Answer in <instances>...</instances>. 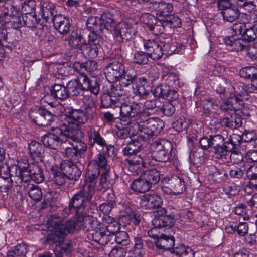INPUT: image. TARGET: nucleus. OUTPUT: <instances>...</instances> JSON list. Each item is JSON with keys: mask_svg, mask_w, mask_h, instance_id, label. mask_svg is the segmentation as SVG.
Listing matches in <instances>:
<instances>
[{"mask_svg": "<svg viewBox=\"0 0 257 257\" xmlns=\"http://www.w3.org/2000/svg\"><path fill=\"white\" fill-rule=\"evenodd\" d=\"M76 221H68L63 222L59 216H52L50 224L55 228L54 231L48 236L47 241H59L63 240L65 235L72 233L77 226H83L87 230H98L99 225L96 218L86 215L82 212H76Z\"/></svg>", "mask_w": 257, "mask_h": 257, "instance_id": "nucleus-1", "label": "nucleus"}, {"mask_svg": "<svg viewBox=\"0 0 257 257\" xmlns=\"http://www.w3.org/2000/svg\"><path fill=\"white\" fill-rule=\"evenodd\" d=\"M136 106L139 108V112L135 115V124L138 126L136 135L138 139L147 141L154 135L158 134L162 128V121L157 118H149L151 113L141 109V106L138 103Z\"/></svg>", "mask_w": 257, "mask_h": 257, "instance_id": "nucleus-2", "label": "nucleus"}, {"mask_svg": "<svg viewBox=\"0 0 257 257\" xmlns=\"http://www.w3.org/2000/svg\"><path fill=\"white\" fill-rule=\"evenodd\" d=\"M96 108L92 99L85 104L84 110L72 109L68 112L67 123L61 125V130L66 127L68 131L80 132L81 124L85 123L88 120L93 118L95 114ZM62 131L63 132V130Z\"/></svg>", "mask_w": 257, "mask_h": 257, "instance_id": "nucleus-3", "label": "nucleus"}, {"mask_svg": "<svg viewBox=\"0 0 257 257\" xmlns=\"http://www.w3.org/2000/svg\"><path fill=\"white\" fill-rule=\"evenodd\" d=\"M138 106L134 105L133 107L128 106L122 107L121 110V124L123 126L119 128L117 132V135L119 139H130L131 137L136 136L138 126L135 124V115H136L139 112Z\"/></svg>", "mask_w": 257, "mask_h": 257, "instance_id": "nucleus-4", "label": "nucleus"}, {"mask_svg": "<svg viewBox=\"0 0 257 257\" xmlns=\"http://www.w3.org/2000/svg\"><path fill=\"white\" fill-rule=\"evenodd\" d=\"M128 100V97L123 94V91L121 89L120 86H115L114 85H111L108 93H104L101 96V105L104 108L112 107L113 106L115 107H118L120 109V115H121V110L122 107H133L138 104L133 103L128 104L127 103Z\"/></svg>", "mask_w": 257, "mask_h": 257, "instance_id": "nucleus-5", "label": "nucleus"}, {"mask_svg": "<svg viewBox=\"0 0 257 257\" xmlns=\"http://www.w3.org/2000/svg\"><path fill=\"white\" fill-rule=\"evenodd\" d=\"M136 143L133 142L127 144L124 148L123 152L124 155L128 156L125 160L128 165V170L132 173L138 174L139 172L145 167L147 162V159L144 155L137 154L139 151L140 147L137 146Z\"/></svg>", "mask_w": 257, "mask_h": 257, "instance_id": "nucleus-6", "label": "nucleus"}, {"mask_svg": "<svg viewBox=\"0 0 257 257\" xmlns=\"http://www.w3.org/2000/svg\"><path fill=\"white\" fill-rule=\"evenodd\" d=\"M95 192L88 189V187L82 186L71 198L69 203V209L64 210L67 214L72 209L75 212H79L92 203V199Z\"/></svg>", "mask_w": 257, "mask_h": 257, "instance_id": "nucleus-7", "label": "nucleus"}, {"mask_svg": "<svg viewBox=\"0 0 257 257\" xmlns=\"http://www.w3.org/2000/svg\"><path fill=\"white\" fill-rule=\"evenodd\" d=\"M169 44L154 39L144 40V46L147 51L148 55L153 60L160 59L163 56V51H166L168 48L171 52L175 51L173 48H169Z\"/></svg>", "mask_w": 257, "mask_h": 257, "instance_id": "nucleus-8", "label": "nucleus"}, {"mask_svg": "<svg viewBox=\"0 0 257 257\" xmlns=\"http://www.w3.org/2000/svg\"><path fill=\"white\" fill-rule=\"evenodd\" d=\"M137 33L136 26L131 23L122 21L114 26L113 36L114 39L119 43L124 40L132 39Z\"/></svg>", "mask_w": 257, "mask_h": 257, "instance_id": "nucleus-9", "label": "nucleus"}, {"mask_svg": "<svg viewBox=\"0 0 257 257\" xmlns=\"http://www.w3.org/2000/svg\"><path fill=\"white\" fill-rule=\"evenodd\" d=\"M155 147L154 157L159 162H166L172 156V146L171 142L165 139H159L153 142Z\"/></svg>", "mask_w": 257, "mask_h": 257, "instance_id": "nucleus-10", "label": "nucleus"}, {"mask_svg": "<svg viewBox=\"0 0 257 257\" xmlns=\"http://www.w3.org/2000/svg\"><path fill=\"white\" fill-rule=\"evenodd\" d=\"M120 228V225L117 221L109 225H101L93 236L96 238V241L102 245L106 244L110 241L111 236L116 234Z\"/></svg>", "mask_w": 257, "mask_h": 257, "instance_id": "nucleus-11", "label": "nucleus"}, {"mask_svg": "<svg viewBox=\"0 0 257 257\" xmlns=\"http://www.w3.org/2000/svg\"><path fill=\"white\" fill-rule=\"evenodd\" d=\"M67 136L64 135L62 131L61 125L55 130V134L50 133L42 137L43 144L47 147L53 149L60 150Z\"/></svg>", "mask_w": 257, "mask_h": 257, "instance_id": "nucleus-12", "label": "nucleus"}, {"mask_svg": "<svg viewBox=\"0 0 257 257\" xmlns=\"http://www.w3.org/2000/svg\"><path fill=\"white\" fill-rule=\"evenodd\" d=\"M30 117L36 124L46 126L53 121V114L44 108L35 109L30 112Z\"/></svg>", "mask_w": 257, "mask_h": 257, "instance_id": "nucleus-13", "label": "nucleus"}, {"mask_svg": "<svg viewBox=\"0 0 257 257\" xmlns=\"http://www.w3.org/2000/svg\"><path fill=\"white\" fill-rule=\"evenodd\" d=\"M12 183L16 186L22 185V183L27 182L32 180L28 166H21L19 164L18 167H13L12 168Z\"/></svg>", "mask_w": 257, "mask_h": 257, "instance_id": "nucleus-14", "label": "nucleus"}, {"mask_svg": "<svg viewBox=\"0 0 257 257\" xmlns=\"http://www.w3.org/2000/svg\"><path fill=\"white\" fill-rule=\"evenodd\" d=\"M124 66L119 62L108 64L104 70V73L108 81L113 83L118 80L124 70Z\"/></svg>", "mask_w": 257, "mask_h": 257, "instance_id": "nucleus-15", "label": "nucleus"}, {"mask_svg": "<svg viewBox=\"0 0 257 257\" xmlns=\"http://www.w3.org/2000/svg\"><path fill=\"white\" fill-rule=\"evenodd\" d=\"M184 189L183 180L177 176L172 177L168 180L167 185L162 187V191L166 194H180Z\"/></svg>", "mask_w": 257, "mask_h": 257, "instance_id": "nucleus-16", "label": "nucleus"}, {"mask_svg": "<svg viewBox=\"0 0 257 257\" xmlns=\"http://www.w3.org/2000/svg\"><path fill=\"white\" fill-rule=\"evenodd\" d=\"M162 203V199L158 195L148 193L141 197L140 205L143 209H151L160 207Z\"/></svg>", "mask_w": 257, "mask_h": 257, "instance_id": "nucleus-17", "label": "nucleus"}, {"mask_svg": "<svg viewBox=\"0 0 257 257\" xmlns=\"http://www.w3.org/2000/svg\"><path fill=\"white\" fill-rule=\"evenodd\" d=\"M60 169L70 180L76 181L81 176V171L77 166L69 160H64L61 163Z\"/></svg>", "mask_w": 257, "mask_h": 257, "instance_id": "nucleus-18", "label": "nucleus"}, {"mask_svg": "<svg viewBox=\"0 0 257 257\" xmlns=\"http://www.w3.org/2000/svg\"><path fill=\"white\" fill-rule=\"evenodd\" d=\"M100 173L99 169L95 165H88L86 171L85 183L83 186L88 187L89 189L95 192V187Z\"/></svg>", "mask_w": 257, "mask_h": 257, "instance_id": "nucleus-19", "label": "nucleus"}, {"mask_svg": "<svg viewBox=\"0 0 257 257\" xmlns=\"http://www.w3.org/2000/svg\"><path fill=\"white\" fill-rule=\"evenodd\" d=\"M79 80L81 81L83 91H89L95 95L99 93L100 84L95 78L90 79L85 75H80Z\"/></svg>", "mask_w": 257, "mask_h": 257, "instance_id": "nucleus-20", "label": "nucleus"}, {"mask_svg": "<svg viewBox=\"0 0 257 257\" xmlns=\"http://www.w3.org/2000/svg\"><path fill=\"white\" fill-rule=\"evenodd\" d=\"M65 127L62 130L64 133V135L67 136V137L71 140L77 153L82 154L85 152L87 148V144L82 141L79 137V134L82 133V132H76V131L70 132L67 131Z\"/></svg>", "mask_w": 257, "mask_h": 257, "instance_id": "nucleus-21", "label": "nucleus"}, {"mask_svg": "<svg viewBox=\"0 0 257 257\" xmlns=\"http://www.w3.org/2000/svg\"><path fill=\"white\" fill-rule=\"evenodd\" d=\"M40 14L46 22H52L55 16L58 15L54 4L50 1H45L41 3Z\"/></svg>", "mask_w": 257, "mask_h": 257, "instance_id": "nucleus-22", "label": "nucleus"}, {"mask_svg": "<svg viewBox=\"0 0 257 257\" xmlns=\"http://www.w3.org/2000/svg\"><path fill=\"white\" fill-rule=\"evenodd\" d=\"M100 128L99 126L93 125L91 126L88 131V144L91 147H93L95 144L101 147L106 146L105 140L100 134Z\"/></svg>", "mask_w": 257, "mask_h": 257, "instance_id": "nucleus-23", "label": "nucleus"}, {"mask_svg": "<svg viewBox=\"0 0 257 257\" xmlns=\"http://www.w3.org/2000/svg\"><path fill=\"white\" fill-rule=\"evenodd\" d=\"M55 28L61 34L66 35L69 31L70 24L68 18L61 14L55 16L52 21Z\"/></svg>", "mask_w": 257, "mask_h": 257, "instance_id": "nucleus-24", "label": "nucleus"}, {"mask_svg": "<svg viewBox=\"0 0 257 257\" xmlns=\"http://www.w3.org/2000/svg\"><path fill=\"white\" fill-rule=\"evenodd\" d=\"M137 76L136 73L133 70H124L122 76L120 77L119 80V85H116L115 86H120L121 89L124 91V88H126L131 86L132 88L134 86L135 80Z\"/></svg>", "mask_w": 257, "mask_h": 257, "instance_id": "nucleus-25", "label": "nucleus"}, {"mask_svg": "<svg viewBox=\"0 0 257 257\" xmlns=\"http://www.w3.org/2000/svg\"><path fill=\"white\" fill-rule=\"evenodd\" d=\"M224 42L226 45L232 47L236 51H242L247 48L248 43L244 38H239L236 36L225 38Z\"/></svg>", "mask_w": 257, "mask_h": 257, "instance_id": "nucleus-26", "label": "nucleus"}, {"mask_svg": "<svg viewBox=\"0 0 257 257\" xmlns=\"http://www.w3.org/2000/svg\"><path fill=\"white\" fill-rule=\"evenodd\" d=\"M225 229L229 233H237L240 236H244L248 232V226L246 222H230L225 227Z\"/></svg>", "mask_w": 257, "mask_h": 257, "instance_id": "nucleus-27", "label": "nucleus"}, {"mask_svg": "<svg viewBox=\"0 0 257 257\" xmlns=\"http://www.w3.org/2000/svg\"><path fill=\"white\" fill-rule=\"evenodd\" d=\"M157 248L164 250H168L173 253L175 240L173 237H169L163 234L160 235L159 238L155 241Z\"/></svg>", "mask_w": 257, "mask_h": 257, "instance_id": "nucleus-28", "label": "nucleus"}, {"mask_svg": "<svg viewBox=\"0 0 257 257\" xmlns=\"http://www.w3.org/2000/svg\"><path fill=\"white\" fill-rule=\"evenodd\" d=\"M65 141L60 147V151L64 156L71 159H74L77 156V151L69 138L66 137Z\"/></svg>", "mask_w": 257, "mask_h": 257, "instance_id": "nucleus-29", "label": "nucleus"}, {"mask_svg": "<svg viewBox=\"0 0 257 257\" xmlns=\"http://www.w3.org/2000/svg\"><path fill=\"white\" fill-rule=\"evenodd\" d=\"M50 221L51 220H49L48 226V228L50 232H48V234L45 237V241L49 243H58L59 245H60V251L62 252H63L66 257H69L72 250V247L71 243L69 242L63 243L64 238H63V240L61 242L47 241V238L48 236L50 235V234L52 233V232L54 231L55 230L54 227L51 225ZM66 236V235H65L64 237H65Z\"/></svg>", "mask_w": 257, "mask_h": 257, "instance_id": "nucleus-30", "label": "nucleus"}, {"mask_svg": "<svg viewBox=\"0 0 257 257\" xmlns=\"http://www.w3.org/2000/svg\"><path fill=\"white\" fill-rule=\"evenodd\" d=\"M153 8L156 11V14L161 17H167L173 11L172 5L165 2L158 0V2L154 5Z\"/></svg>", "mask_w": 257, "mask_h": 257, "instance_id": "nucleus-31", "label": "nucleus"}, {"mask_svg": "<svg viewBox=\"0 0 257 257\" xmlns=\"http://www.w3.org/2000/svg\"><path fill=\"white\" fill-rule=\"evenodd\" d=\"M67 87L61 84H55L50 89L51 95L54 98L64 100L69 97Z\"/></svg>", "mask_w": 257, "mask_h": 257, "instance_id": "nucleus-32", "label": "nucleus"}, {"mask_svg": "<svg viewBox=\"0 0 257 257\" xmlns=\"http://www.w3.org/2000/svg\"><path fill=\"white\" fill-rule=\"evenodd\" d=\"M69 43L73 48L81 49L85 46L86 41L80 33L73 31L69 36Z\"/></svg>", "mask_w": 257, "mask_h": 257, "instance_id": "nucleus-33", "label": "nucleus"}, {"mask_svg": "<svg viewBox=\"0 0 257 257\" xmlns=\"http://www.w3.org/2000/svg\"><path fill=\"white\" fill-rule=\"evenodd\" d=\"M28 149L29 153L33 159L41 160L44 153V149L41 144L36 141H31L29 144Z\"/></svg>", "mask_w": 257, "mask_h": 257, "instance_id": "nucleus-34", "label": "nucleus"}, {"mask_svg": "<svg viewBox=\"0 0 257 257\" xmlns=\"http://www.w3.org/2000/svg\"><path fill=\"white\" fill-rule=\"evenodd\" d=\"M27 166L31 175L32 180L37 183L42 182L45 177L40 166L36 164H27Z\"/></svg>", "mask_w": 257, "mask_h": 257, "instance_id": "nucleus-35", "label": "nucleus"}, {"mask_svg": "<svg viewBox=\"0 0 257 257\" xmlns=\"http://www.w3.org/2000/svg\"><path fill=\"white\" fill-rule=\"evenodd\" d=\"M131 187L134 191L139 193H144L151 188L150 185L141 174L138 179L132 182Z\"/></svg>", "mask_w": 257, "mask_h": 257, "instance_id": "nucleus-36", "label": "nucleus"}, {"mask_svg": "<svg viewBox=\"0 0 257 257\" xmlns=\"http://www.w3.org/2000/svg\"><path fill=\"white\" fill-rule=\"evenodd\" d=\"M78 79H79V77ZM66 87L69 97L70 95L78 96L83 91L81 81H80L79 79H74L69 81L67 83Z\"/></svg>", "mask_w": 257, "mask_h": 257, "instance_id": "nucleus-37", "label": "nucleus"}, {"mask_svg": "<svg viewBox=\"0 0 257 257\" xmlns=\"http://www.w3.org/2000/svg\"><path fill=\"white\" fill-rule=\"evenodd\" d=\"M114 183V179L112 178L111 174L109 171V169L105 170L104 172L102 173L98 185V189H108L111 187Z\"/></svg>", "mask_w": 257, "mask_h": 257, "instance_id": "nucleus-38", "label": "nucleus"}, {"mask_svg": "<svg viewBox=\"0 0 257 257\" xmlns=\"http://www.w3.org/2000/svg\"><path fill=\"white\" fill-rule=\"evenodd\" d=\"M147 17H151L152 19L151 23H148V28L150 31H151L153 34L155 35H158L163 33L164 30V27L163 25L162 22L156 19L151 15H147Z\"/></svg>", "mask_w": 257, "mask_h": 257, "instance_id": "nucleus-39", "label": "nucleus"}, {"mask_svg": "<svg viewBox=\"0 0 257 257\" xmlns=\"http://www.w3.org/2000/svg\"><path fill=\"white\" fill-rule=\"evenodd\" d=\"M224 21L233 22L237 20L240 16V12L235 7L226 9L220 12Z\"/></svg>", "mask_w": 257, "mask_h": 257, "instance_id": "nucleus-40", "label": "nucleus"}, {"mask_svg": "<svg viewBox=\"0 0 257 257\" xmlns=\"http://www.w3.org/2000/svg\"><path fill=\"white\" fill-rule=\"evenodd\" d=\"M144 178L147 181V182L151 188L152 185L156 184L160 179V174L159 171L156 169H152L145 171L141 174Z\"/></svg>", "mask_w": 257, "mask_h": 257, "instance_id": "nucleus-41", "label": "nucleus"}, {"mask_svg": "<svg viewBox=\"0 0 257 257\" xmlns=\"http://www.w3.org/2000/svg\"><path fill=\"white\" fill-rule=\"evenodd\" d=\"M104 39L96 31H91L88 34V42L90 46H96V48H94L95 54L97 55L98 47H100L103 43Z\"/></svg>", "mask_w": 257, "mask_h": 257, "instance_id": "nucleus-42", "label": "nucleus"}, {"mask_svg": "<svg viewBox=\"0 0 257 257\" xmlns=\"http://www.w3.org/2000/svg\"><path fill=\"white\" fill-rule=\"evenodd\" d=\"M152 222L153 226L163 230L165 226H171L173 224L174 219L170 216L155 217Z\"/></svg>", "mask_w": 257, "mask_h": 257, "instance_id": "nucleus-43", "label": "nucleus"}, {"mask_svg": "<svg viewBox=\"0 0 257 257\" xmlns=\"http://www.w3.org/2000/svg\"><path fill=\"white\" fill-rule=\"evenodd\" d=\"M173 253L179 257H195V251L188 246L179 245L173 249Z\"/></svg>", "mask_w": 257, "mask_h": 257, "instance_id": "nucleus-44", "label": "nucleus"}, {"mask_svg": "<svg viewBox=\"0 0 257 257\" xmlns=\"http://www.w3.org/2000/svg\"><path fill=\"white\" fill-rule=\"evenodd\" d=\"M124 207V214L122 215V218L128 219V221H130L128 223H132L135 225H138L141 221L140 216L133 211L129 206L126 205Z\"/></svg>", "mask_w": 257, "mask_h": 257, "instance_id": "nucleus-45", "label": "nucleus"}, {"mask_svg": "<svg viewBox=\"0 0 257 257\" xmlns=\"http://www.w3.org/2000/svg\"><path fill=\"white\" fill-rule=\"evenodd\" d=\"M230 151L228 150V147L225 145L215 148V157L221 160L223 163H228L227 157L229 156Z\"/></svg>", "mask_w": 257, "mask_h": 257, "instance_id": "nucleus-46", "label": "nucleus"}, {"mask_svg": "<svg viewBox=\"0 0 257 257\" xmlns=\"http://www.w3.org/2000/svg\"><path fill=\"white\" fill-rule=\"evenodd\" d=\"M242 36L248 42L254 41L253 45L254 47H257V26L251 27L249 29L245 28Z\"/></svg>", "mask_w": 257, "mask_h": 257, "instance_id": "nucleus-47", "label": "nucleus"}, {"mask_svg": "<svg viewBox=\"0 0 257 257\" xmlns=\"http://www.w3.org/2000/svg\"><path fill=\"white\" fill-rule=\"evenodd\" d=\"M22 20L23 25L29 28H34L38 24L40 20L37 18L36 13L27 14L22 15Z\"/></svg>", "mask_w": 257, "mask_h": 257, "instance_id": "nucleus-48", "label": "nucleus"}, {"mask_svg": "<svg viewBox=\"0 0 257 257\" xmlns=\"http://www.w3.org/2000/svg\"><path fill=\"white\" fill-rule=\"evenodd\" d=\"M36 6L35 0H25L21 5L22 14L36 13Z\"/></svg>", "mask_w": 257, "mask_h": 257, "instance_id": "nucleus-49", "label": "nucleus"}, {"mask_svg": "<svg viewBox=\"0 0 257 257\" xmlns=\"http://www.w3.org/2000/svg\"><path fill=\"white\" fill-rule=\"evenodd\" d=\"M101 25L103 26L107 30H109L114 24V20L110 13H103L100 17Z\"/></svg>", "mask_w": 257, "mask_h": 257, "instance_id": "nucleus-50", "label": "nucleus"}, {"mask_svg": "<svg viewBox=\"0 0 257 257\" xmlns=\"http://www.w3.org/2000/svg\"><path fill=\"white\" fill-rule=\"evenodd\" d=\"M53 175L54 182L58 186H62L65 184L68 179L65 173L62 171H56L53 169H52Z\"/></svg>", "mask_w": 257, "mask_h": 257, "instance_id": "nucleus-51", "label": "nucleus"}, {"mask_svg": "<svg viewBox=\"0 0 257 257\" xmlns=\"http://www.w3.org/2000/svg\"><path fill=\"white\" fill-rule=\"evenodd\" d=\"M28 194L29 197L36 201H40L42 197L41 189L38 185H31Z\"/></svg>", "mask_w": 257, "mask_h": 257, "instance_id": "nucleus-52", "label": "nucleus"}, {"mask_svg": "<svg viewBox=\"0 0 257 257\" xmlns=\"http://www.w3.org/2000/svg\"><path fill=\"white\" fill-rule=\"evenodd\" d=\"M256 71L254 67H246L240 70V75L242 77L250 79L252 80V78H254L257 75Z\"/></svg>", "mask_w": 257, "mask_h": 257, "instance_id": "nucleus-53", "label": "nucleus"}, {"mask_svg": "<svg viewBox=\"0 0 257 257\" xmlns=\"http://www.w3.org/2000/svg\"><path fill=\"white\" fill-rule=\"evenodd\" d=\"M101 20L100 18L95 16L89 17L87 21L86 27L87 28L91 31H96L99 26L101 25Z\"/></svg>", "mask_w": 257, "mask_h": 257, "instance_id": "nucleus-54", "label": "nucleus"}, {"mask_svg": "<svg viewBox=\"0 0 257 257\" xmlns=\"http://www.w3.org/2000/svg\"><path fill=\"white\" fill-rule=\"evenodd\" d=\"M213 178L217 182H220L227 178V174L224 170H219L214 166L211 167Z\"/></svg>", "mask_w": 257, "mask_h": 257, "instance_id": "nucleus-55", "label": "nucleus"}, {"mask_svg": "<svg viewBox=\"0 0 257 257\" xmlns=\"http://www.w3.org/2000/svg\"><path fill=\"white\" fill-rule=\"evenodd\" d=\"M189 122L188 119L182 117L179 118L173 123L174 128L178 132L183 131L187 128L189 125Z\"/></svg>", "mask_w": 257, "mask_h": 257, "instance_id": "nucleus-56", "label": "nucleus"}, {"mask_svg": "<svg viewBox=\"0 0 257 257\" xmlns=\"http://www.w3.org/2000/svg\"><path fill=\"white\" fill-rule=\"evenodd\" d=\"M95 162L97 165L96 166L99 169L101 168L104 169V170L109 169V167L107 165L106 155L103 153H99L97 154Z\"/></svg>", "mask_w": 257, "mask_h": 257, "instance_id": "nucleus-57", "label": "nucleus"}, {"mask_svg": "<svg viewBox=\"0 0 257 257\" xmlns=\"http://www.w3.org/2000/svg\"><path fill=\"white\" fill-rule=\"evenodd\" d=\"M160 108H159V110L164 115L167 116H172L175 110L174 106L170 103L167 102L165 104L159 105Z\"/></svg>", "mask_w": 257, "mask_h": 257, "instance_id": "nucleus-58", "label": "nucleus"}, {"mask_svg": "<svg viewBox=\"0 0 257 257\" xmlns=\"http://www.w3.org/2000/svg\"><path fill=\"white\" fill-rule=\"evenodd\" d=\"M148 54L142 51H137L134 54V62L138 64H145L148 61Z\"/></svg>", "mask_w": 257, "mask_h": 257, "instance_id": "nucleus-59", "label": "nucleus"}, {"mask_svg": "<svg viewBox=\"0 0 257 257\" xmlns=\"http://www.w3.org/2000/svg\"><path fill=\"white\" fill-rule=\"evenodd\" d=\"M228 163L232 162L234 164H239L243 161L244 158L240 152L235 151L230 153L229 156L227 157Z\"/></svg>", "mask_w": 257, "mask_h": 257, "instance_id": "nucleus-60", "label": "nucleus"}, {"mask_svg": "<svg viewBox=\"0 0 257 257\" xmlns=\"http://www.w3.org/2000/svg\"><path fill=\"white\" fill-rule=\"evenodd\" d=\"M210 138L211 145L214 149L226 144V142H224V137L219 134L211 135Z\"/></svg>", "mask_w": 257, "mask_h": 257, "instance_id": "nucleus-61", "label": "nucleus"}, {"mask_svg": "<svg viewBox=\"0 0 257 257\" xmlns=\"http://www.w3.org/2000/svg\"><path fill=\"white\" fill-rule=\"evenodd\" d=\"M160 104H161V102L158 99L147 100L144 103V107L146 111H147L146 110H153L154 109H156V111H158L159 108H160ZM141 109L143 110L142 108ZM143 110H144L143 109Z\"/></svg>", "mask_w": 257, "mask_h": 257, "instance_id": "nucleus-62", "label": "nucleus"}, {"mask_svg": "<svg viewBox=\"0 0 257 257\" xmlns=\"http://www.w3.org/2000/svg\"><path fill=\"white\" fill-rule=\"evenodd\" d=\"M115 235V241L117 244L123 246L126 245L129 243L128 235L125 231L118 232Z\"/></svg>", "mask_w": 257, "mask_h": 257, "instance_id": "nucleus-63", "label": "nucleus"}, {"mask_svg": "<svg viewBox=\"0 0 257 257\" xmlns=\"http://www.w3.org/2000/svg\"><path fill=\"white\" fill-rule=\"evenodd\" d=\"M236 5L239 7H243L248 12L254 10L256 6L253 1H247L246 0H236Z\"/></svg>", "mask_w": 257, "mask_h": 257, "instance_id": "nucleus-64", "label": "nucleus"}]
</instances>
